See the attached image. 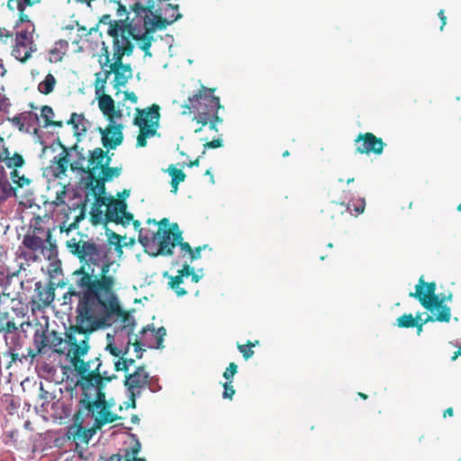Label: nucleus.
<instances>
[{
	"label": "nucleus",
	"mask_w": 461,
	"mask_h": 461,
	"mask_svg": "<svg viewBox=\"0 0 461 461\" xmlns=\"http://www.w3.org/2000/svg\"><path fill=\"white\" fill-rule=\"evenodd\" d=\"M66 244L82 263L80 270L76 272L81 276L69 288L71 295L79 299L77 312L81 327L96 330L113 324V333L106 334L105 350L113 357L125 356L132 345L136 351L134 342L138 335L133 334L134 319L122 309L114 293L113 274L123 254L121 237L111 232L106 243L96 245L85 240L77 232Z\"/></svg>",
	"instance_id": "1"
},
{
	"label": "nucleus",
	"mask_w": 461,
	"mask_h": 461,
	"mask_svg": "<svg viewBox=\"0 0 461 461\" xmlns=\"http://www.w3.org/2000/svg\"><path fill=\"white\" fill-rule=\"evenodd\" d=\"M181 18L178 5L165 4L159 10L155 5L145 6L144 3L136 2L126 21L120 19L109 24L107 33L114 39L116 50L121 54H131L135 46L151 57L149 48L153 41V32L164 29Z\"/></svg>",
	"instance_id": "2"
},
{
	"label": "nucleus",
	"mask_w": 461,
	"mask_h": 461,
	"mask_svg": "<svg viewBox=\"0 0 461 461\" xmlns=\"http://www.w3.org/2000/svg\"><path fill=\"white\" fill-rule=\"evenodd\" d=\"M71 365L80 376L77 384L81 391L78 415L90 416L98 428L115 421L118 419V415L113 411L115 402L113 399L105 398L104 382L100 372V359L96 357L85 362L81 357Z\"/></svg>",
	"instance_id": "3"
},
{
	"label": "nucleus",
	"mask_w": 461,
	"mask_h": 461,
	"mask_svg": "<svg viewBox=\"0 0 461 461\" xmlns=\"http://www.w3.org/2000/svg\"><path fill=\"white\" fill-rule=\"evenodd\" d=\"M148 228L140 230L139 241L150 256L171 255L173 249L179 245L183 257L187 256L190 262L201 258V252L205 246L193 249L187 242L182 241L181 231L176 223L170 224L164 218L159 222L149 219Z\"/></svg>",
	"instance_id": "4"
},
{
	"label": "nucleus",
	"mask_w": 461,
	"mask_h": 461,
	"mask_svg": "<svg viewBox=\"0 0 461 461\" xmlns=\"http://www.w3.org/2000/svg\"><path fill=\"white\" fill-rule=\"evenodd\" d=\"M60 152L56 155L52 160L50 166L46 170L47 174H51L54 177L52 182V188L54 191V197L48 203L50 206H53V212L57 214H63L62 218L68 219V213L77 212V209L74 204L70 205L67 203V198L70 196L69 187L66 185H62L58 182V179H61L67 172L69 166V158H68V149L63 146H59Z\"/></svg>",
	"instance_id": "5"
},
{
	"label": "nucleus",
	"mask_w": 461,
	"mask_h": 461,
	"mask_svg": "<svg viewBox=\"0 0 461 461\" xmlns=\"http://www.w3.org/2000/svg\"><path fill=\"white\" fill-rule=\"evenodd\" d=\"M23 246L16 252L19 269H25L24 260L35 262L41 258L51 260L57 256L55 245L50 241V230H40L37 233L36 230L29 231L23 240Z\"/></svg>",
	"instance_id": "6"
},
{
	"label": "nucleus",
	"mask_w": 461,
	"mask_h": 461,
	"mask_svg": "<svg viewBox=\"0 0 461 461\" xmlns=\"http://www.w3.org/2000/svg\"><path fill=\"white\" fill-rule=\"evenodd\" d=\"M36 2V0H9L7 4L11 10L17 9L20 12V23L17 24L18 30L12 56L21 62H25L35 50L32 40L34 26L28 20L27 15L23 14V11L26 6H31Z\"/></svg>",
	"instance_id": "7"
},
{
	"label": "nucleus",
	"mask_w": 461,
	"mask_h": 461,
	"mask_svg": "<svg viewBox=\"0 0 461 461\" xmlns=\"http://www.w3.org/2000/svg\"><path fill=\"white\" fill-rule=\"evenodd\" d=\"M189 113H196L194 120L203 126L209 123L211 130H217L218 123L221 120L217 115L218 110L221 108L219 97L213 95L211 88L203 87L199 92L188 98V104L184 105Z\"/></svg>",
	"instance_id": "8"
},
{
	"label": "nucleus",
	"mask_w": 461,
	"mask_h": 461,
	"mask_svg": "<svg viewBox=\"0 0 461 461\" xmlns=\"http://www.w3.org/2000/svg\"><path fill=\"white\" fill-rule=\"evenodd\" d=\"M77 327L70 328L66 333V339H62L61 349L59 354L66 356L70 364L85 357L90 348L89 335L93 330H88L81 327L77 316Z\"/></svg>",
	"instance_id": "9"
},
{
	"label": "nucleus",
	"mask_w": 461,
	"mask_h": 461,
	"mask_svg": "<svg viewBox=\"0 0 461 461\" xmlns=\"http://www.w3.org/2000/svg\"><path fill=\"white\" fill-rule=\"evenodd\" d=\"M137 115L134 118V124L139 127L140 132L137 136L136 146L139 148L147 145V140L157 134L159 126V106L153 104L147 109H136Z\"/></svg>",
	"instance_id": "10"
},
{
	"label": "nucleus",
	"mask_w": 461,
	"mask_h": 461,
	"mask_svg": "<svg viewBox=\"0 0 461 461\" xmlns=\"http://www.w3.org/2000/svg\"><path fill=\"white\" fill-rule=\"evenodd\" d=\"M111 158L104 151L96 148L90 152L88 176L98 181H110L120 176L121 167H110Z\"/></svg>",
	"instance_id": "11"
},
{
	"label": "nucleus",
	"mask_w": 461,
	"mask_h": 461,
	"mask_svg": "<svg viewBox=\"0 0 461 461\" xmlns=\"http://www.w3.org/2000/svg\"><path fill=\"white\" fill-rule=\"evenodd\" d=\"M44 323H40L35 330L33 343L35 350H29L28 355L34 358L37 355L45 354L49 349L60 353L62 338L55 330H49L48 320L44 319Z\"/></svg>",
	"instance_id": "12"
},
{
	"label": "nucleus",
	"mask_w": 461,
	"mask_h": 461,
	"mask_svg": "<svg viewBox=\"0 0 461 461\" xmlns=\"http://www.w3.org/2000/svg\"><path fill=\"white\" fill-rule=\"evenodd\" d=\"M111 71L104 70L95 74V95L98 99V106L104 116L119 118L122 115L120 104L115 107L113 99L104 93L106 80Z\"/></svg>",
	"instance_id": "13"
},
{
	"label": "nucleus",
	"mask_w": 461,
	"mask_h": 461,
	"mask_svg": "<svg viewBox=\"0 0 461 461\" xmlns=\"http://www.w3.org/2000/svg\"><path fill=\"white\" fill-rule=\"evenodd\" d=\"M149 382V375L143 366L137 367L133 373L125 376L124 385L128 394L126 408L135 407V399L140 396Z\"/></svg>",
	"instance_id": "14"
},
{
	"label": "nucleus",
	"mask_w": 461,
	"mask_h": 461,
	"mask_svg": "<svg viewBox=\"0 0 461 461\" xmlns=\"http://www.w3.org/2000/svg\"><path fill=\"white\" fill-rule=\"evenodd\" d=\"M168 278V286L178 295L183 296L186 294V290L181 285L185 283V278L191 277L192 282L198 283L203 276V269L194 271L187 261L183 265V268L177 271V275L169 276L167 273L164 274Z\"/></svg>",
	"instance_id": "15"
},
{
	"label": "nucleus",
	"mask_w": 461,
	"mask_h": 461,
	"mask_svg": "<svg viewBox=\"0 0 461 461\" xmlns=\"http://www.w3.org/2000/svg\"><path fill=\"white\" fill-rule=\"evenodd\" d=\"M165 336L166 329L163 327L158 330L149 326L143 328L140 335L135 338L136 352L139 353L141 350V346L150 348H161ZM137 357H141V354H138Z\"/></svg>",
	"instance_id": "16"
},
{
	"label": "nucleus",
	"mask_w": 461,
	"mask_h": 461,
	"mask_svg": "<svg viewBox=\"0 0 461 461\" xmlns=\"http://www.w3.org/2000/svg\"><path fill=\"white\" fill-rule=\"evenodd\" d=\"M113 42L114 43V39L113 38ZM114 50V58L116 60L110 66L111 70L114 73V79L113 82V88L117 90L115 93V96L120 98V93L122 88L125 87L129 79L132 77V70L129 65H124L121 61V58L124 54H121L115 48L113 44Z\"/></svg>",
	"instance_id": "17"
},
{
	"label": "nucleus",
	"mask_w": 461,
	"mask_h": 461,
	"mask_svg": "<svg viewBox=\"0 0 461 461\" xmlns=\"http://www.w3.org/2000/svg\"><path fill=\"white\" fill-rule=\"evenodd\" d=\"M105 117L109 121V125L105 129H100L102 142L107 149H115L122 140V126L121 122L123 117V111L122 110V115L119 118Z\"/></svg>",
	"instance_id": "18"
},
{
	"label": "nucleus",
	"mask_w": 461,
	"mask_h": 461,
	"mask_svg": "<svg viewBox=\"0 0 461 461\" xmlns=\"http://www.w3.org/2000/svg\"><path fill=\"white\" fill-rule=\"evenodd\" d=\"M126 203L119 200H112L107 205L106 218L107 219H93L95 224L104 222L107 221L122 223L123 225L129 224L132 221V215L126 211Z\"/></svg>",
	"instance_id": "19"
},
{
	"label": "nucleus",
	"mask_w": 461,
	"mask_h": 461,
	"mask_svg": "<svg viewBox=\"0 0 461 461\" xmlns=\"http://www.w3.org/2000/svg\"><path fill=\"white\" fill-rule=\"evenodd\" d=\"M356 150L360 154L380 155L383 153L384 143L382 139L373 133H361L355 140Z\"/></svg>",
	"instance_id": "20"
},
{
	"label": "nucleus",
	"mask_w": 461,
	"mask_h": 461,
	"mask_svg": "<svg viewBox=\"0 0 461 461\" xmlns=\"http://www.w3.org/2000/svg\"><path fill=\"white\" fill-rule=\"evenodd\" d=\"M451 295L448 297H439L438 299L432 301L429 303L427 306L424 307L427 309L430 315H428L424 319V322H430V321H439V322H448L451 318V310L448 306L444 304L445 300H451Z\"/></svg>",
	"instance_id": "21"
},
{
	"label": "nucleus",
	"mask_w": 461,
	"mask_h": 461,
	"mask_svg": "<svg viewBox=\"0 0 461 461\" xmlns=\"http://www.w3.org/2000/svg\"><path fill=\"white\" fill-rule=\"evenodd\" d=\"M435 292L436 284L434 282L426 283L423 276H420L418 284L415 285V292L410 293V296L419 300L423 307H428L427 305L429 303L435 302V300L440 297Z\"/></svg>",
	"instance_id": "22"
},
{
	"label": "nucleus",
	"mask_w": 461,
	"mask_h": 461,
	"mask_svg": "<svg viewBox=\"0 0 461 461\" xmlns=\"http://www.w3.org/2000/svg\"><path fill=\"white\" fill-rule=\"evenodd\" d=\"M140 450V443L136 439H131L127 447L110 456L108 461H146L144 458L138 457Z\"/></svg>",
	"instance_id": "23"
},
{
	"label": "nucleus",
	"mask_w": 461,
	"mask_h": 461,
	"mask_svg": "<svg viewBox=\"0 0 461 461\" xmlns=\"http://www.w3.org/2000/svg\"><path fill=\"white\" fill-rule=\"evenodd\" d=\"M69 167L73 172L88 175L89 158H86L81 152L74 149H68Z\"/></svg>",
	"instance_id": "24"
},
{
	"label": "nucleus",
	"mask_w": 461,
	"mask_h": 461,
	"mask_svg": "<svg viewBox=\"0 0 461 461\" xmlns=\"http://www.w3.org/2000/svg\"><path fill=\"white\" fill-rule=\"evenodd\" d=\"M40 392L39 397L41 402L40 406L37 407V410L42 413H50L56 403L54 402L55 397L50 393L44 390L42 384H41Z\"/></svg>",
	"instance_id": "25"
},
{
	"label": "nucleus",
	"mask_w": 461,
	"mask_h": 461,
	"mask_svg": "<svg viewBox=\"0 0 461 461\" xmlns=\"http://www.w3.org/2000/svg\"><path fill=\"white\" fill-rule=\"evenodd\" d=\"M167 172L172 178L171 192L173 194H176V192L178 190V185L185 180V175L182 169H178L175 166H170L167 169Z\"/></svg>",
	"instance_id": "26"
},
{
	"label": "nucleus",
	"mask_w": 461,
	"mask_h": 461,
	"mask_svg": "<svg viewBox=\"0 0 461 461\" xmlns=\"http://www.w3.org/2000/svg\"><path fill=\"white\" fill-rule=\"evenodd\" d=\"M55 85L56 79L54 76L51 74H48L45 77L44 80L39 84L38 89L41 94L49 95L53 91Z\"/></svg>",
	"instance_id": "27"
},
{
	"label": "nucleus",
	"mask_w": 461,
	"mask_h": 461,
	"mask_svg": "<svg viewBox=\"0 0 461 461\" xmlns=\"http://www.w3.org/2000/svg\"><path fill=\"white\" fill-rule=\"evenodd\" d=\"M70 122L74 125L77 134L86 131L85 118L77 113H73L70 118Z\"/></svg>",
	"instance_id": "28"
},
{
	"label": "nucleus",
	"mask_w": 461,
	"mask_h": 461,
	"mask_svg": "<svg viewBox=\"0 0 461 461\" xmlns=\"http://www.w3.org/2000/svg\"><path fill=\"white\" fill-rule=\"evenodd\" d=\"M396 325L400 328H411L417 325V320L411 314H403L396 319Z\"/></svg>",
	"instance_id": "29"
},
{
	"label": "nucleus",
	"mask_w": 461,
	"mask_h": 461,
	"mask_svg": "<svg viewBox=\"0 0 461 461\" xmlns=\"http://www.w3.org/2000/svg\"><path fill=\"white\" fill-rule=\"evenodd\" d=\"M22 122V126H23L25 123L28 125H32V123L39 121L38 114L35 113H23L19 117L14 118V122H17V123Z\"/></svg>",
	"instance_id": "30"
},
{
	"label": "nucleus",
	"mask_w": 461,
	"mask_h": 461,
	"mask_svg": "<svg viewBox=\"0 0 461 461\" xmlns=\"http://www.w3.org/2000/svg\"><path fill=\"white\" fill-rule=\"evenodd\" d=\"M0 189L3 193L4 198L16 196V189L7 179H0Z\"/></svg>",
	"instance_id": "31"
},
{
	"label": "nucleus",
	"mask_w": 461,
	"mask_h": 461,
	"mask_svg": "<svg viewBox=\"0 0 461 461\" xmlns=\"http://www.w3.org/2000/svg\"><path fill=\"white\" fill-rule=\"evenodd\" d=\"M258 344L259 341L256 340L255 342H249L246 345H238V349L242 354L245 359H249L254 355L252 348L256 347Z\"/></svg>",
	"instance_id": "32"
},
{
	"label": "nucleus",
	"mask_w": 461,
	"mask_h": 461,
	"mask_svg": "<svg viewBox=\"0 0 461 461\" xmlns=\"http://www.w3.org/2000/svg\"><path fill=\"white\" fill-rule=\"evenodd\" d=\"M117 357L118 359L114 362L115 369L117 371H128L129 367L134 363L132 358H125L124 356Z\"/></svg>",
	"instance_id": "33"
},
{
	"label": "nucleus",
	"mask_w": 461,
	"mask_h": 461,
	"mask_svg": "<svg viewBox=\"0 0 461 461\" xmlns=\"http://www.w3.org/2000/svg\"><path fill=\"white\" fill-rule=\"evenodd\" d=\"M11 179L14 184H16L19 187H23L30 184V179L25 177L24 175H20V172L16 169H14L11 172Z\"/></svg>",
	"instance_id": "34"
},
{
	"label": "nucleus",
	"mask_w": 461,
	"mask_h": 461,
	"mask_svg": "<svg viewBox=\"0 0 461 461\" xmlns=\"http://www.w3.org/2000/svg\"><path fill=\"white\" fill-rule=\"evenodd\" d=\"M41 115L44 119L45 126L55 125V124L59 125V126L61 125V123H55V122H51V118L53 117L54 113L50 106H47V105L43 106L41 110Z\"/></svg>",
	"instance_id": "35"
},
{
	"label": "nucleus",
	"mask_w": 461,
	"mask_h": 461,
	"mask_svg": "<svg viewBox=\"0 0 461 461\" xmlns=\"http://www.w3.org/2000/svg\"><path fill=\"white\" fill-rule=\"evenodd\" d=\"M24 164L23 157L18 153H14L10 158L6 161L5 165L7 167H21Z\"/></svg>",
	"instance_id": "36"
},
{
	"label": "nucleus",
	"mask_w": 461,
	"mask_h": 461,
	"mask_svg": "<svg viewBox=\"0 0 461 461\" xmlns=\"http://www.w3.org/2000/svg\"><path fill=\"white\" fill-rule=\"evenodd\" d=\"M5 256L3 253H0V276H14L18 271L11 269L10 267L6 266L4 262Z\"/></svg>",
	"instance_id": "37"
},
{
	"label": "nucleus",
	"mask_w": 461,
	"mask_h": 461,
	"mask_svg": "<svg viewBox=\"0 0 461 461\" xmlns=\"http://www.w3.org/2000/svg\"><path fill=\"white\" fill-rule=\"evenodd\" d=\"M237 371L238 366L235 363H230L223 373V377L226 379V382H232Z\"/></svg>",
	"instance_id": "38"
},
{
	"label": "nucleus",
	"mask_w": 461,
	"mask_h": 461,
	"mask_svg": "<svg viewBox=\"0 0 461 461\" xmlns=\"http://www.w3.org/2000/svg\"><path fill=\"white\" fill-rule=\"evenodd\" d=\"M223 389L224 390H223L222 397L224 399L231 400L235 393V390L233 388L232 382L231 381L225 382L223 384Z\"/></svg>",
	"instance_id": "39"
},
{
	"label": "nucleus",
	"mask_w": 461,
	"mask_h": 461,
	"mask_svg": "<svg viewBox=\"0 0 461 461\" xmlns=\"http://www.w3.org/2000/svg\"><path fill=\"white\" fill-rule=\"evenodd\" d=\"M365 207H366V200L364 198H359L356 204H354V215L355 216H357V215H360L364 212L365 211ZM351 214H353V212L351 211H349Z\"/></svg>",
	"instance_id": "40"
},
{
	"label": "nucleus",
	"mask_w": 461,
	"mask_h": 461,
	"mask_svg": "<svg viewBox=\"0 0 461 461\" xmlns=\"http://www.w3.org/2000/svg\"><path fill=\"white\" fill-rule=\"evenodd\" d=\"M122 95V101H130L132 104H136L138 101V98L133 92L121 90L120 95Z\"/></svg>",
	"instance_id": "41"
},
{
	"label": "nucleus",
	"mask_w": 461,
	"mask_h": 461,
	"mask_svg": "<svg viewBox=\"0 0 461 461\" xmlns=\"http://www.w3.org/2000/svg\"><path fill=\"white\" fill-rule=\"evenodd\" d=\"M113 5L116 9L117 15L119 17H122L123 15L126 14V13H127L126 8L124 6H122L119 2H114Z\"/></svg>",
	"instance_id": "42"
},
{
	"label": "nucleus",
	"mask_w": 461,
	"mask_h": 461,
	"mask_svg": "<svg viewBox=\"0 0 461 461\" xmlns=\"http://www.w3.org/2000/svg\"><path fill=\"white\" fill-rule=\"evenodd\" d=\"M9 106L8 99L0 93V112L5 111Z\"/></svg>",
	"instance_id": "43"
},
{
	"label": "nucleus",
	"mask_w": 461,
	"mask_h": 461,
	"mask_svg": "<svg viewBox=\"0 0 461 461\" xmlns=\"http://www.w3.org/2000/svg\"><path fill=\"white\" fill-rule=\"evenodd\" d=\"M221 146H222V140H213L204 144V148H212V149L220 148Z\"/></svg>",
	"instance_id": "44"
},
{
	"label": "nucleus",
	"mask_w": 461,
	"mask_h": 461,
	"mask_svg": "<svg viewBox=\"0 0 461 461\" xmlns=\"http://www.w3.org/2000/svg\"><path fill=\"white\" fill-rule=\"evenodd\" d=\"M12 34L5 28H0V41L4 43L6 42V40L10 38Z\"/></svg>",
	"instance_id": "45"
},
{
	"label": "nucleus",
	"mask_w": 461,
	"mask_h": 461,
	"mask_svg": "<svg viewBox=\"0 0 461 461\" xmlns=\"http://www.w3.org/2000/svg\"><path fill=\"white\" fill-rule=\"evenodd\" d=\"M76 228H77V222H73V223L69 224L68 227H66V225L63 224L60 227V230H61V232H66L67 234H68L69 231H71L73 229H76Z\"/></svg>",
	"instance_id": "46"
},
{
	"label": "nucleus",
	"mask_w": 461,
	"mask_h": 461,
	"mask_svg": "<svg viewBox=\"0 0 461 461\" xmlns=\"http://www.w3.org/2000/svg\"><path fill=\"white\" fill-rule=\"evenodd\" d=\"M12 153L8 150V149H5L1 155H0V158L2 161H4L5 163H6V161L8 160V158H10L12 157Z\"/></svg>",
	"instance_id": "47"
},
{
	"label": "nucleus",
	"mask_w": 461,
	"mask_h": 461,
	"mask_svg": "<svg viewBox=\"0 0 461 461\" xmlns=\"http://www.w3.org/2000/svg\"><path fill=\"white\" fill-rule=\"evenodd\" d=\"M438 17L440 18L441 23H442L441 27H440V30L442 31V30H443V28H444V26L446 25V23H447V22H446V19H447V18H446V16H445V14H444V11H443V10H440V11L438 12Z\"/></svg>",
	"instance_id": "48"
},
{
	"label": "nucleus",
	"mask_w": 461,
	"mask_h": 461,
	"mask_svg": "<svg viewBox=\"0 0 461 461\" xmlns=\"http://www.w3.org/2000/svg\"><path fill=\"white\" fill-rule=\"evenodd\" d=\"M55 149L54 146L51 145L50 147H44L43 149H42V155L43 156H47V154L50 152V151H53Z\"/></svg>",
	"instance_id": "49"
},
{
	"label": "nucleus",
	"mask_w": 461,
	"mask_h": 461,
	"mask_svg": "<svg viewBox=\"0 0 461 461\" xmlns=\"http://www.w3.org/2000/svg\"><path fill=\"white\" fill-rule=\"evenodd\" d=\"M458 357H461V346L458 347L457 351L455 352L454 355L451 357V360L456 361Z\"/></svg>",
	"instance_id": "50"
},
{
	"label": "nucleus",
	"mask_w": 461,
	"mask_h": 461,
	"mask_svg": "<svg viewBox=\"0 0 461 461\" xmlns=\"http://www.w3.org/2000/svg\"><path fill=\"white\" fill-rule=\"evenodd\" d=\"M6 73V69L3 64L2 59H0V77H3Z\"/></svg>",
	"instance_id": "51"
},
{
	"label": "nucleus",
	"mask_w": 461,
	"mask_h": 461,
	"mask_svg": "<svg viewBox=\"0 0 461 461\" xmlns=\"http://www.w3.org/2000/svg\"><path fill=\"white\" fill-rule=\"evenodd\" d=\"M421 313H417L416 316L414 317L415 320H417V324H425L426 322H424V320L421 319Z\"/></svg>",
	"instance_id": "52"
},
{
	"label": "nucleus",
	"mask_w": 461,
	"mask_h": 461,
	"mask_svg": "<svg viewBox=\"0 0 461 461\" xmlns=\"http://www.w3.org/2000/svg\"><path fill=\"white\" fill-rule=\"evenodd\" d=\"M452 415H453V409L452 408H448V409H447L444 411V417L452 416Z\"/></svg>",
	"instance_id": "53"
},
{
	"label": "nucleus",
	"mask_w": 461,
	"mask_h": 461,
	"mask_svg": "<svg viewBox=\"0 0 461 461\" xmlns=\"http://www.w3.org/2000/svg\"><path fill=\"white\" fill-rule=\"evenodd\" d=\"M422 326H423L422 323L417 324V325L414 326V327H417V333H418V335H420V333L422 332Z\"/></svg>",
	"instance_id": "54"
},
{
	"label": "nucleus",
	"mask_w": 461,
	"mask_h": 461,
	"mask_svg": "<svg viewBox=\"0 0 461 461\" xmlns=\"http://www.w3.org/2000/svg\"><path fill=\"white\" fill-rule=\"evenodd\" d=\"M198 164H199V160H198V159H196L195 161L192 162V163L189 165V167L198 166Z\"/></svg>",
	"instance_id": "55"
},
{
	"label": "nucleus",
	"mask_w": 461,
	"mask_h": 461,
	"mask_svg": "<svg viewBox=\"0 0 461 461\" xmlns=\"http://www.w3.org/2000/svg\"><path fill=\"white\" fill-rule=\"evenodd\" d=\"M130 195V192L129 191H126L124 190L123 193H122V196L123 197H128Z\"/></svg>",
	"instance_id": "56"
},
{
	"label": "nucleus",
	"mask_w": 461,
	"mask_h": 461,
	"mask_svg": "<svg viewBox=\"0 0 461 461\" xmlns=\"http://www.w3.org/2000/svg\"><path fill=\"white\" fill-rule=\"evenodd\" d=\"M110 19V15H104L102 19L103 22L106 21V20H109Z\"/></svg>",
	"instance_id": "57"
},
{
	"label": "nucleus",
	"mask_w": 461,
	"mask_h": 461,
	"mask_svg": "<svg viewBox=\"0 0 461 461\" xmlns=\"http://www.w3.org/2000/svg\"><path fill=\"white\" fill-rule=\"evenodd\" d=\"M353 182H354V178H353V177L348 178V179L347 180V184H350V183H353Z\"/></svg>",
	"instance_id": "58"
},
{
	"label": "nucleus",
	"mask_w": 461,
	"mask_h": 461,
	"mask_svg": "<svg viewBox=\"0 0 461 461\" xmlns=\"http://www.w3.org/2000/svg\"><path fill=\"white\" fill-rule=\"evenodd\" d=\"M359 395L364 398V399H366V395L363 394V393H359Z\"/></svg>",
	"instance_id": "59"
},
{
	"label": "nucleus",
	"mask_w": 461,
	"mask_h": 461,
	"mask_svg": "<svg viewBox=\"0 0 461 461\" xmlns=\"http://www.w3.org/2000/svg\"><path fill=\"white\" fill-rule=\"evenodd\" d=\"M51 192H52V191H51V188H50V187H49L50 198L51 197Z\"/></svg>",
	"instance_id": "60"
},
{
	"label": "nucleus",
	"mask_w": 461,
	"mask_h": 461,
	"mask_svg": "<svg viewBox=\"0 0 461 461\" xmlns=\"http://www.w3.org/2000/svg\"><path fill=\"white\" fill-rule=\"evenodd\" d=\"M137 420H138V418L136 416L132 417L133 421H136Z\"/></svg>",
	"instance_id": "61"
},
{
	"label": "nucleus",
	"mask_w": 461,
	"mask_h": 461,
	"mask_svg": "<svg viewBox=\"0 0 461 461\" xmlns=\"http://www.w3.org/2000/svg\"><path fill=\"white\" fill-rule=\"evenodd\" d=\"M127 115L130 116V108H127Z\"/></svg>",
	"instance_id": "62"
},
{
	"label": "nucleus",
	"mask_w": 461,
	"mask_h": 461,
	"mask_svg": "<svg viewBox=\"0 0 461 461\" xmlns=\"http://www.w3.org/2000/svg\"><path fill=\"white\" fill-rule=\"evenodd\" d=\"M283 155H284L285 157V156H288V151H285Z\"/></svg>",
	"instance_id": "63"
},
{
	"label": "nucleus",
	"mask_w": 461,
	"mask_h": 461,
	"mask_svg": "<svg viewBox=\"0 0 461 461\" xmlns=\"http://www.w3.org/2000/svg\"><path fill=\"white\" fill-rule=\"evenodd\" d=\"M457 210L461 212V204L457 207Z\"/></svg>",
	"instance_id": "64"
}]
</instances>
